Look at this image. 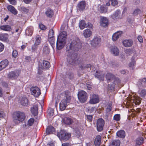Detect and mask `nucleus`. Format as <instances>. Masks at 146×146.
Returning <instances> with one entry per match:
<instances>
[{
  "instance_id": "nucleus-29",
  "label": "nucleus",
  "mask_w": 146,
  "mask_h": 146,
  "mask_svg": "<svg viewBox=\"0 0 146 146\" xmlns=\"http://www.w3.org/2000/svg\"><path fill=\"white\" fill-rule=\"evenodd\" d=\"M8 35L6 33H0V40L3 41L8 40Z\"/></svg>"
},
{
  "instance_id": "nucleus-2",
  "label": "nucleus",
  "mask_w": 146,
  "mask_h": 146,
  "mask_svg": "<svg viewBox=\"0 0 146 146\" xmlns=\"http://www.w3.org/2000/svg\"><path fill=\"white\" fill-rule=\"evenodd\" d=\"M58 96L63 99L60 103L59 108L60 110L63 111L69 103L71 99V97L69 93L67 92H65L59 95Z\"/></svg>"
},
{
  "instance_id": "nucleus-36",
  "label": "nucleus",
  "mask_w": 146,
  "mask_h": 146,
  "mask_svg": "<svg viewBox=\"0 0 146 146\" xmlns=\"http://www.w3.org/2000/svg\"><path fill=\"white\" fill-rule=\"evenodd\" d=\"M79 27L81 30L84 29L85 27L86 28V23L84 20H82L80 22Z\"/></svg>"
},
{
  "instance_id": "nucleus-62",
  "label": "nucleus",
  "mask_w": 146,
  "mask_h": 146,
  "mask_svg": "<svg viewBox=\"0 0 146 146\" xmlns=\"http://www.w3.org/2000/svg\"><path fill=\"white\" fill-rule=\"evenodd\" d=\"M111 108L110 106H107V109H106V111L107 112H109L111 110Z\"/></svg>"
},
{
  "instance_id": "nucleus-11",
  "label": "nucleus",
  "mask_w": 146,
  "mask_h": 146,
  "mask_svg": "<svg viewBox=\"0 0 146 146\" xmlns=\"http://www.w3.org/2000/svg\"><path fill=\"white\" fill-rule=\"evenodd\" d=\"M50 67V63L48 61L42 60L40 62L39 64V67L41 69H46Z\"/></svg>"
},
{
  "instance_id": "nucleus-49",
  "label": "nucleus",
  "mask_w": 146,
  "mask_h": 146,
  "mask_svg": "<svg viewBox=\"0 0 146 146\" xmlns=\"http://www.w3.org/2000/svg\"><path fill=\"white\" fill-rule=\"evenodd\" d=\"M52 128L53 129V127L52 126L47 127L46 130V132L47 134H48L50 133Z\"/></svg>"
},
{
  "instance_id": "nucleus-8",
  "label": "nucleus",
  "mask_w": 146,
  "mask_h": 146,
  "mask_svg": "<svg viewBox=\"0 0 146 146\" xmlns=\"http://www.w3.org/2000/svg\"><path fill=\"white\" fill-rule=\"evenodd\" d=\"M104 123V120L102 118H100L97 120V129L98 131H101L103 130Z\"/></svg>"
},
{
  "instance_id": "nucleus-30",
  "label": "nucleus",
  "mask_w": 146,
  "mask_h": 146,
  "mask_svg": "<svg viewBox=\"0 0 146 146\" xmlns=\"http://www.w3.org/2000/svg\"><path fill=\"white\" fill-rule=\"evenodd\" d=\"M28 99L26 97H23L20 102L21 104L24 106H27L28 104Z\"/></svg>"
},
{
  "instance_id": "nucleus-51",
  "label": "nucleus",
  "mask_w": 146,
  "mask_h": 146,
  "mask_svg": "<svg viewBox=\"0 0 146 146\" xmlns=\"http://www.w3.org/2000/svg\"><path fill=\"white\" fill-rule=\"evenodd\" d=\"M21 11L25 13H27L28 11L29 10L24 7H22L21 8Z\"/></svg>"
},
{
  "instance_id": "nucleus-27",
  "label": "nucleus",
  "mask_w": 146,
  "mask_h": 146,
  "mask_svg": "<svg viewBox=\"0 0 146 146\" xmlns=\"http://www.w3.org/2000/svg\"><path fill=\"white\" fill-rule=\"evenodd\" d=\"M144 139L142 137L137 138L135 140L136 146H140L143 143Z\"/></svg>"
},
{
  "instance_id": "nucleus-52",
  "label": "nucleus",
  "mask_w": 146,
  "mask_h": 146,
  "mask_svg": "<svg viewBox=\"0 0 146 146\" xmlns=\"http://www.w3.org/2000/svg\"><path fill=\"white\" fill-rule=\"evenodd\" d=\"M86 28L92 29L93 28V25L90 23H88L86 24Z\"/></svg>"
},
{
  "instance_id": "nucleus-46",
  "label": "nucleus",
  "mask_w": 146,
  "mask_h": 146,
  "mask_svg": "<svg viewBox=\"0 0 146 146\" xmlns=\"http://www.w3.org/2000/svg\"><path fill=\"white\" fill-rule=\"evenodd\" d=\"M109 1L111 3V5L113 6L117 5L118 4L117 0H109Z\"/></svg>"
},
{
  "instance_id": "nucleus-55",
  "label": "nucleus",
  "mask_w": 146,
  "mask_h": 146,
  "mask_svg": "<svg viewBox=\"0 0 146 146\" xmlns=\"http://www.w3.org/2000/svg\"><path fill=\"white\" fill-rule=\"evenodd\" d=\"M39 27L40 29L42 30H45L46 28V27L42 24H39Z\"/></svg>"
},
{
  "instance_id": "nucleus-18",
  "label": "nucleus",
  "mask_w": 146,
  "mask_h": 146,
  "mask_svg": "<svg viewBox=\"0 0 146 146\" xmlns=\"http://www.w3.org/2000/svg\"><path fill=\"white\" fill-rule=\"evenodd\" d=\"M104 74L101 71H97L95 75V77L98 78L100 80H103L104 79Z\"/></svg>"
},
{
  "instance_id": "nucleus-7",
  "label": "nucleus",
  "mask_w": 146,
  "mask_h": 146,
  "mask_svg": "<svg viewBox=\"0 0 146 146\" xmlns=\"http://www.w3.org/2000/svg\"><path fill=\"white\" fill-rule=\"evenodd\" d=\"M99 101L100 98L98 95L95 94H90V100L89 101V104H95L98 103Z\"/></svg>"
},
{
  "instance_id": "nucleus-40",
  "label": "nucleus",
  "mask_w": 146,
  "mask_h": 146,
  "mask_svg": "<svg viewBox=\"0 0 146 146\" xmlns=\"http://www.w3.org/2000/svg\"><path fill=\"white\" fill-rule=\"evenodd\" d=\"M48 40L51 46L53 48L55 46V40L54 38H48Z\"/></svg>"
},
{
  "instance_id": "nucleus-19",
  "label": "nucleus",
  "mask_w": 146,
  "mask_h": 146,
  "mask_svg": "<svg viewBox=\"0 0 146 146\" xmlns=\"http://www.w3.org/2000/svg\"><path fill=\"white\" fill-rule=\"evenodd\" d=\"M67 36V35L66 32L65 31H63L59 34L57 38L63 40L64 42V41H66Z\"/></svg>"
},
{
  "instance_id": "nucleus-21",
  "label": "nucleus",
  "mask_w": 146,
  "mask_h": 146,
  "mask_svg": "<svg viewBox=\"0 0 146 146\" xmlns=\"http://www.w3.org/2000/svg\"><path fill=\"white\" fill-rule=\"evenodd\" d=\"M122 32L121 31H118L115 33L113 35L112 39L113 40L115 41L117 40L120 37H121Z\"/></svg>"
},
{
  "instance_id": "nucleus-4",
  "label": "nucleus",
  "mask_w": 146,
  "mask_h": 146,
  "mask_svg": "<svg viewBox=\"0 0 146 146\" xmlns=\"http://www.w3.org/2000/svg\"><path fill=\"white\" fill-rule=\"evenodd\" d=\"M57 136L61 140L66 141L70 137L71 134L65 131L61 130L58 133Z\"/></svg>"
},
{
  "instance_id": "nucleus-38",
  "label": "nucleus",
  "mask_w": 146,
  "mask_h": 146,
  "mask_svg": "<svg viewBox=\"0 0 146 146\" xmlns=\"http://www.w3.org/2000/svg\"><path fill=\"white\" fill-rule=\"evenodd\" d=\"M45 13L46 16L49 17H51L53 15L52 11L50 9H47Z\"/></svg>"
},
{
  "instance_id": "nucleus-47",
  "label": "nucleus",
  "mask_w": 146,
  "mask_h": 146,
  "mask_svg": "<svg viewBox=\"0 0 146 146\" xmlns=\"http://www.w3.org/2000/svg\"><path fill=\"white\" fill-rule=\"evenodd\" d=\"M43 51L45 54H49L50 52V49L48 47L45 46L43 48Z\"/></svg>"
},
{
  "instance_id": "nucleus-41",
  "label": "nucleus",
  "mask_w": 146,
  "mask_h": 146,
  "mask_svg": "<svg viewBox=\"0 0 146 146\" xmlns=\"http://www.w3.org/2000/svg\"><path fill=\"white\" fill-rule=\"evenodd\" d=\"M134 102L136 105H139L141 102V100L140 98L138 97H135L134 100Z\"/></svg>"
},
{
  "instance_id": "nucleus-10",
  "label": "nucleus",
  "mask_w": 146,
  "mask_h": 146,
  "mask_svg": "<svg viewBox=\"0 0 146 146\" xmlns=\"http://www.w3.org/2000/svg\"><path fill=\"white\" fill-rule=\"evenodd\" d=\"M32 94L35 97H38L41 94L40 89L37 86L32 87L31 89Z\"/></svg>"
},
{
  "instance_id": "nucleus-50",
  "label": "nucleus",
  "mask_w": 146,
  "mask_h": 146,
  "mask_svg": "<svg viewBox=\"0 0 146 146\" xmlns=\"http://www.w3.org/2000/svg\"><path fill=\"white\" fill-rule=\"evenodd\" d=\"M34 122V119L33 118H30L28 121V125L30 126H32Z\"/></svg>"
},
{
  "instance_id": "nucleus-5",
  "label": "nucleus",
  "mask_w": 146,
  "mask_h": 146,
  "mask_svg": "<svg viewBox=\"0 0 146 146\" xmlns=\"http://www.w3.org/2000/svg\"><path fill=\"white\" fill-rule=\"evenodd\" d=\"M78 98L80 102L84 103L88 99L87 94L84 91H80L78 92Z\"/></svg>"
},
{
  "instance_id": "nucleus-54",
  "label": "nucleus",
  "mask_w": 146,
  "mask_h": 146,
  "mask_svg": "<svg viewBox=\"0 0 146 146\" xmlns=\"http://www.w3.org/2000/svg\"><path fill=\"white\" fill-rule=\"evenodd\" d=\"M85 68H91V66L90 64H88L86 65L85 66H84L81 65L80 67V68H81L82 69H83Z\"/></svg>"
},
{
  "instance_id": "nucleus-34",
  "label": "nucleus",
  "mask_w": 146,
  "mask_h": 146,
  "mask_svg": "<svg viewBox=\"0 0 146 146\" xmlns=\"http://www.w3.org/2000/svg\"><path fill=\"white\" fill-rule=\"evenodd\" d=\"M139 87L142 86L143 87H146V78H144L141 80L140 84L138 85Z\"/></svg>"
},
{
  "instance_id": "nucleus-64",
  "label": "nucleus",
  "mask_w": 146,
  "mask_h": 146,
  "mask_svg": "<svg viewBox=\"0 0 146 146\" xmlns=\"http://www.w3.org/2000/svg\"><path fill=\"white\" fill-rule=\"evenodd\" d=\"M62 146H70L68 143H65L62 144Z\"/></svg>"
},
{
  "instance_id": "nucleus-9",
  "label": "nucleus",
  "mask_w": 146,
  "mask_h": 146,
  "mask_svg": "<svg viewBox=\"0 0 146 146\" xmlns=\"http://www.w3.org/2000/svg\"><path fill=\"white\" fill-rule=\"evenodd\" d=\"M35 39V44L32 47V50L33 51L36 50L38 46L40 44L41 41V37L39 35L36 36Z\"/></svg>"
},
{
  "instance_id": "nucleus-48",
  "label": "nucleus",
  "mask_w": 146,
  "mask_h": 146,
  "mask_svg": "<svg viewBox=\"0 0 146 146\" xmlns=\"http://www.w3.org/2000/svg\"><path fill=\"white\" fill-rule=\"evenodd\" d=\"M141 12L140 10L139 9H135L133 11V14L134 15H137L138 14H140Z\"/></svg>"
},
{
  "instance_id": "nucleus-31",
  "label": "nucleus",
  "mask_w": 146,
  "mask_h": 146,
  "mask_svg": "<svg viewBox=\"0 0 146 146\" xmlns=\"http://www.w3.org/2000/svg\"><path fill=\"white\" fill-rule=\"evenodd\" d=\"M1 30L5 31H10L11 30V27L8 25H3L0 27Z\"/></svg>"
},
{
  "instance_id": "nucleus-12",
  "label": "nucleus",
  "mask_w": 146,
  "mask_h": 146,
  "mask_svg": "<svg viewBox=\"0 0 146 146\" xmlns=\"http://www.w3.org/2000/svg\"><path fill=\"white\" fill-rule=\"evenodd\" d=\"M101 42V39L99 37L94 38L91 41V44L94 47H96L100 46Z\"/></svg>"
},
{
  "instance_id": "nucleus-24",
  "label": "nucleus",
  "mask_w": 146,
  "mask_h": 146,
  "mask_svg": "<svg viewBox=\"0 0 146 146\" xmlns=\"http://www.w3.org/2000/svg\"><path fill=\"white\" fill-rule=\"evenodd\" d=\"M7 8L9 11L11 12L13 14L16 15L17 13V10L13 6L11 5H8Z\"/></svg>"
},
{
  "instance_id": "nucleus-57",
  "label": "nucleus",
  "mask_w": 146,
  "mask_h": 146,
  "mask_svg": "<svg viewBox=\"0 0 146 146\" xmlns=\"http://www.w3.org/2000/svg\"><path fill=\"white\" fill-rule=\"evenodd\" d=\"M137 39L139 41L140 43H142L143 42V39L141 36L140 35L138 36L137 37Z\"/></svg>"
},
{
  "instance_id": "nucleus-20",
  "label": "nucleus",
  "mask_w": 146,
  "mask_h": 146,
  "mask_svg": "<svg viewBox=\"0 0 146 146\" xmlns=\"http://www.w3.org/2000/svg\"><path fill=\"white\" fill-rule=\"evenodd\" d=\"M92 31L88 29H85L83 31V35L86 38L90 37L92 35Z\"/></svg>"
},
{
  "instance_id": "nucleus-56",
  "label": "nucleus",
  "mask_w": 146,
  "mask_h": 146,
  "mask_svg": "<svg viewBox=\"0 0 146 146\" xmlns=\"http://www.w3.org/2000/svg\"><path fill=\"white\" fill-rule=\"evenodd\" d=\"M135 62L134 61H132L130 62L129 64V67L133 68L135 65Z\"/></svg>"
},
{
  "instance_id": "nucleus-23",
  "label": "nucleus",
  "mask_w": 146,
  "mask_h": 146,
  "mask_svg": "<svg viewBox=\"0 0 146 146\" xmlns=\"http://www.w3.org/2000/svg\"><path fill=\"white\" fill-rule=\"evenodd\" d=\"M38 105L35 104L31 108V112L34 116L38 114Z\"/></svg>"
},
{
  "instance_id": "nucleus-32",
  "label": "nucleus",
  "mask_w": 146,
  "mask_h": 146,
  "mask_svg": "<svg viewBox=\"0 0 146 146\" xmlns=\"http://www.w3.org/2000/svg\"><path fill=\"white\" fill-rule=\"evenodd\" d=\"M86 6V3L84 1H82L80 2L78 4V7L79 9L83 10L84 9Z\"/></svg>"
},
{
  "instance_id": "nucleus-28",
  "label": "nucleus",
  "mask_w": 146,
  "mask_h": 146,
  "mask_svg": "<svg viewBox=\"0 0 146 146\" xmlns=\"http://www.w3.org/2000/svg\"><path fill=\"white\" fill-rule=\"evenodd\" d=\"M18 74L14 71L9 72L8 75V78L10 79H15L17 77Z\"/></svg>"
},
{
  "instance_id": "nucleus-37",
  "label": "nucleus",
  "mask_w": 146,
  "mask_h": 146,
  "mask_svg": "<svg viewBox=\"0 0 146 146\" xmlns=\"http://www.w3.org/2000/svg\"><path fill=\"white\" fill-rule=\"evenodd\" d=\"M33 32V29L32 28H28L26 31V34L29 36H31Z\"/></svg>"
},
{
  "instance_id": "nucleus-53",
  "label": "nucleus",
  "mask_w": 146,
  "mask_h": 146,
  "mask_svg": "<svg viewBox=\"0 0 146 146\" xmlns=\"http://www.w3.org/2000/svg\"><path fill=\"white\" fill-rule=\"evenodd\" d=\"M18 53L17 51L16 50H13L12 52V56L14 58H16L17 56Z\"/></svg>"
},
{
  "instance_id": "nucleus-17",
  "label": "nucleus",
  "mask_w": 146,
  "mask_h": 146,
  "mask_svg": "<svg viewBox=\"0 0 146 146\" xmlns=\"http://www.w3.org/2000/svg\"><path fill=\"white\" fill-rule=\"evenodd\" d=\"M110 50L111 53L114 56H117L119 54V49L116 46H112L110 48Z\"/></svg>"
},
{
  "instance_id": "nucleus-61",
  "label": "nucleus",
  "mask_w": 146,
  "mask_h": 146,
  "mask_svg": "<svg viewBox=\"0 0 146 146\" xmlns=\"http://www.w3.org/2000/svg\"><path fill=\"white\" fill-rule=\"evenodd\" d=\"M5 116L4 112L1 111H0V118H3Z\"/></svg>"
},
{
  "instance_id": "nucleus-15",
  "label": "nucleus",
  "mask_w": 146,
  "mask_h": 146,
  "mask_svg": "<svg viewBox=\"0 0 146 146\" xmlns=\"http://www.w3.org/2000/svg\"><path fill=\"white\" fill-rule=\"evenodd\" d=\"M66 42V41L64 42L63 40L57 38L56 44L57 49L58 50H60L62 48Z\"/></svg>"
},
{
  "instance_id": "nucleus-25",
  "label": "nucleus",
  "mask_w": 146,
  "mask_h": 146,
  "mask_svg": "<svg viewBox=\"0 0 146 146\" xmlns=\"http://www.w3.org/2000/svg\"><path fill=\"white\" fill-rule=\"evenodd\" d=\"M63 123L66 125H70L73 122L72 119L68 117H65L63 120Z\"/></svg>"
},
{
  "instance_id": "nucleus-14",
  "label": "nucleus",
  "mask_w": 146,
  "mask_h": 146,
  "mask_svg": "<svg viewBox=\"0 0 146 146\" xmlns=\"http://www.w3.org/2000/svg\"><path fill=\"white\" fill-rule=\"evenodd\" d=\"M100 23L101 26L106 27L108 26V20L106 17H102L100 18Z\"/></svg>"
},
{
  "instance_id": "nucleus-43",
  "label": "nucleus",
  "mask_w": 146,
  "mask_h": 146,
  "mask_svg": "<svg viewBox=\"0 0 146 146\" xmlns=\"http://www.w3.org/2000/svg\"><path fill=\"white\" fill-rule=\"evenodd\" d=\"M140 94L141 96L143 97H144L146 96V90L142 89L141 90Z\"/></svg>"
},
{
  "instance_id": "nucleus-1",
  "label": "nucleus",
  "mask_w": 146,
  "mask_h": 146,
  "mask_svg": "<svg viewBox=\"0 0 146 146\" xmlns=\"http://www.w3.org/2000/svg\"><path fill=\"white\" fill-rule=\"evenodd\" d=\"M81 47V44L80 40L77 38H75L72 41L71 43L68 44L66 47V50L65 54L68 56H70L71 58L72 56L74 55L72 52L74 50H78V49Z\"/></svg>"
},
{
  "instance_id": "nucleus-58",
  "label": "nucleus",
  "mask_w": 146,
  "mask_h": 146,
  "mask_svg": "<svg viewBox=\"0 0 146 146\" xmlns=\"http://www.w3.org/2000/svg\"><path fill=\"white\" fill-rule=\"evenodd\" d=\"M4 47V45L2 43L0 42V52L3 50Z\"/></svg>"
},
{
  "instance_id": "nucleus-16",
  "label": "nucleus",
  "mask_w": 146,
  "mask_h": 146,
  "mask_svg": "<svg viewBox=\"0 0 146 146\" xmlns=\"http://www.w3.org/2000/svg\"><path fill=\"white\" fill-rule=\"evenodd\" d=\"M133 41L131 39H125L122 42V44L124 46L129 47L132 46L133 44Z\"/></svg>"
},
{
  "instance_id": "nucleus-59",
  "label": "nucleus",
  "mask_w": 146,
  "mask_h": 146,
  "mask_svg": "<svg viewBox=\"0 0 146 146\" xmlns=\"http://www.w3.org/2000/svg\"><path fill=\"white\" fill-rule=\"evenodd\" d=\"M10 3L12 5H15L16 4V0H8Z\"/></svg>"
},
{
  "instance_id": "nucleus-39",
  "label": "nucleus",
  "mask_w": 146,
  "mask_h": 146,
  "mask_svg": "<svg viewBox=\"0 0 146 146\" xmlns=\"http://www.w3.org/2000/svg\"><path fill=\"white\" fill-rule=\"evenodd\" d=\"M100 11L101 13H105L107 11V7L105 5H102L100 7Z\"/></svg>"
},
{
  "instance_id": "nucleus-45",
  "label": "nucleus",
  "mask_w": 146,
  "mask_h": 146,
  "mask_svg": "<svg viewBox=\"0 0 146 146\" xmlns=\"http://www.w3.org/2000/svg\"><path fill=\"white\" fill-rule=\"evenodd\" d=\"M113 119L116 121H118L120 120V115L119 114L115 115L113 116Z\"/></svg>"
},
{
  "instance_id": "nucleus-3",
  "label": "nucleus",
  "mask_w": 146,
  "mask_h": 146,
  "mask_svg": "<svg viewBox=\"0 0 146 146\" xmlns=\"http://www.w3.org/2000/svg\"><path fill=\"white\" fill-rule=\"evenodd\" d=\"M25 114L23 112L18 111L15 113L13 116V121L18 124L23 121L25 118Z\"/></svg>"
},
{
  "instance_id": "nucleus-22",
  "label": "nucleus",
  "mask_w": 146,
  "mask_h": 146,
  "mask_svg": "<svg viewBox=\"0 0 146 146\" xmlns=\"http://www.w3.org/2000/svg\"><path fill=\"white\" fill-rule=\"evenodd\" d=\"M9 62L7 60H5L0 63V71L6 67L8 65Z\"/></svg>"
},
{
  "instance_id": "nucleus-60",
  "label": "nucleus",
  "mask_w": 146,
  "mask_h": 146,
  "mask_svg": "<svg viewBox=\"0 0 146 146\" xmlns=\"http://www.w3.org/2000/svg\"><path fill=\"white\" fill-rule=\"evenodd\" d=\"M87 117L88 119V120H89L90 121H91L92 120V116L91 115H87Z\"/></svg>"
},
{
  "instance_id": "nucleus-13",
  "label": "nucleus",
  "mask_w": 146,
  "mask_h": 146,
  "mask_svg": "<svg viewBox=\"0 0 146 146\" xmlns=\"http://www.w3.org/2000/svg\"><path fill=\"white\" fill-rule=\"evenodd\" d=\"M111 18L114 20L121 18V12L119 10H117L111 15Z\"/></svg>"
},
{
  "instance_id": "nucleus-63",
  "label": "nucleus",
  "mask_w": 146,
  "mask_h": 146,
  "mask_svg": "<svg viewBox=\"0 0 146 146\" xmlns=\"http://www.w3.org/2000/svg\"><path fill=\"white\" fill-rule=\"evenodd\" d=\"M125 52L127 54H129V53H131V52H132V51L131 49H129L125 50Z\"/></svg>"
},
{
  "instance_id": "nucleus-35",
  "label": "nucleus",
  "mask_w": 146,
  "mask_h": 146,
  "mask_svg": "<svg viewBox=\"0 0 146 146\" xmlns=\"http://www.w3.org/2000/svg\"><path fill=\"white\" fill-rule=\"evenodd\" d=\"M120 144V141L119 140H115L113 141L109 146H119Z\"/></svg>"
},
{
  "instance_id": "nucleus-42",
  "label": "nucleus",
  "mask_w": 146,
  "mask_h": 146,
  "mask_svg": "<svg viewBox=\"0 0 146 146\" xmlns=\"http://www.w3.org/2000/svg\"><path fill=\"white\" fill-rule=\"evenodd\" d=\"M48 113L50 116H53L54 114V109L51 108H49L48 111Z\"/></svg>"
},
{
  "instance_id": "nucleus-44",
  "label": "nucleus",
  "mask_w": 146,
  "mask_h": 146,
  "mask_svg": "<svg viewBox=\"0 0 146 146\" xmlns=\"http://www.w3.org/2000/svg\"><path fill=\"white\" fill-rule=\"evenodd\" d=\"M54 33L53 30L52 29H50L48 34V38H54Z\"/></svg>"
},
{
  "instance_id": "nucleus-6",
  "label": "nucleus",
  "mask_w": 146,
  "mask_h": 146,
  "mask_svg": "<svg viewBox=\"0 0 146 146\" xmlns=\"http://www.w3.org/2000/svg\"><path fill=\"white\" fill-rule=\"evenodd\" d=\"M106 78L108 82L114 80L115 84H118L120 83L121 81L119 79L115 78V76L110 73H108L106 74Z\"/></svg>"
},
{
  "instance_id": "nucleus-33",
  "label": "nucleus",
  "mask_w": 146,
  "mask_h": 146,
  "mask_svg": "<svg viewBox=\"0 0 146 146\" xmlns=\"http://www.w3.org/2000/svg\"><path fill=\"white\" fill-rule=\"evenodd\" d=\"M117 135L119 137L123 138L125 136V132L123 130H121L116 133Z\"/></svg>"
},
{
  "instance_id": "nucleus-26",
  "label": "nucleus",
  "mask_w": 146,
  "mask_h": 146,
  "mask_svg": "<svg viewBox=\"0 0 146 146\" xmlns=\"http://www.w3.org/2000/svg\"><path fill=\"white\" fill-rule=\"evenodd\" d=\"M101 140V137L100 135L96 136L95 138L94 143L95 146H100Z\"/></svg>"
}]
</instances>
